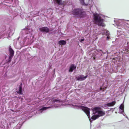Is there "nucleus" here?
<instances>
[{
    "label": "nucleus",
    "instance_id": "f257e3e1",
    "mask_svg": "<svg viewBox=\"0 0 129 129\" xmlns=\"http://www.w3.org/2000/svg\"><path fill=\"white\" fill-rule=\"evenodd\" d=\"M93 15L94 22L95 24L99 26H105V25L103 23L104 19L102 18L104 17L103 15L96 13H93Z\"/></svg>",
    "mask_w": 129,
    "mask_h": 129
},
{
    "label": "nucleus",
    "instance_id": "f03ea898",
    "mask_svg": "<svg viewBox=\"0 0 129 129\" xmlns=\"http://www.w3.org/2000/svg\"><path fill=\"white\" fill-rule=\"evenodd\" d=\"M72 14L75 17L83 18L86 15L85 12L82 8H75L72 11Z\"/></svg>",
    "mask_w": 129,
    "mask_h": 129
},
{
    "label": "nucleus",
    "instance_id": "7ed1b4c3",
    "mask_svg": "<svg viewBox=\"0 0 129 129\" xmlns=\"http://www.w3.org/2000/svg\"><path fill=\"white\" fill-rule=\"evenodd\" d=\"M93 114L95 115L91 117V119L93 120L96 119L99 117L104 115L105 114V111L100 110L99 108L97 107L93 108Z\"/></svg>",
    "mask_w": 129,
    "mask_h": 129
},
{
    "label": "nucleus",
    "instance_id": "20e7f679",
    "mask_svg": "<svg viewBox=\"0 0 129 129\" xmlns=\"http://www.w3.org/2000/svg\"><path fill=\"white\" fill-rule=\"evenodd\" d=\"M116 22V26L117 28L119 29L123 28L126 24L129 25V20L123 19H118L117 20H114Z\"/></svg>",
    "mask_w": 129,
    "mask_h": 129
},
{
    "label": "nucleus",
    "instance_id": "39448f33",
    "mask_svg": "<svg viewBox=\"0 0 129 129\" xmlns=\"http://www.w3.org/2000/svg\"><path fill=\"white\" fill-rule=\"evenodd\" d=\"M74 106V108L76 109H82L87 114L89 119L90 117L89 109L88 108L85 107L80 105H76Z\"/></svg>",
    "mask_w": 129,
    "mask_h": 129
},
{
    "label": "nucleus",
    "instance_id": "423d86ee",
    "mask_svg": "<svg viewBox=\"0 0 129 129\" xmlns=\"http://www.w3.org/2000/svg\"><path fill=\"white\" fill-rule=\"evenodd\" d=\"M81 5L83 6H89L90 7L93 5V2L92 0H80Z\"/></svg>",
    "mask_w": 129,
    "mask_h": 129
},
{
    "label": "nucleus",
    "instance_id": "0eeeda50",
    "mask_svg": "<svg viewBox=\"0 0 129 129\" xmlns=\"http://www.w3.org/2000/svg\"><path fill=\"white\" fill-rule=\"evenodd\" d=\"M52 3L55 6L58 5H60L62 6V9L64 7L66 4V2L62 0H53Z\"/></svg>",
    "mask_w": 129,
    "mask_h": 129
},
{
    "label": "nucleus",
    "instance_id": "6e6552de",
    "mask_svg": "<svg viewBox=\"0 0 129 129\" xmlns=\"http://www.w3.org/2000/svg\"><path fill=\"white\" fill-rule=\"evenodd\" d=\"M31 35H27V36L25 37L23 40V42L24 43H26V44L29 45L31 44L32 43L31 37Z\"/></svg>",
    "mask_w": 129,
    "mask_h": 129
},
{
    "label": "nucleus",
    "instance_id": "1a4fd4ad",
    "mask_svg": "<svg viewBox=\"0 0 129 129\" xmlns=\"http://www.w3.org/2000/svg\"><path fill=\"white\" fill-rule=\"evenodd\" d=\"M54 106L56 108L60 107L62 104V103L59 100H55L54 101Z\"/></svg>",
    "mask_w": 129,
    "mask_h": 129
},
{
    "label": "nucleus",
    "instance_id": "9d476101",
    "mask_svg": "<svg viewBox=\"0 0 129 129\" xmlns=\"http://www.w3.org/2000/svg\"><path fill=\"white\" fill-rule=\"evenodd\" d=\"M32 31V29L28 28H24L22 30V31L23 33H25L26 34H27L28 35H30V33Z\"/></svg>",
    "mask_w": 129,
    "mask_h": 129
},
{
    "label": "nucleus",
    "instance_id": "9b49d317",
    "mask_svg": "<svg viewBox=\"0 0 129 129\" xmlns=\"http://www.w3.org/2000/svg\"><path fill=\"white\" fill-rule=\"evenodd\" d=\"M39 29L41 31L43 32L48 33L50 31L49 28L45 26L40 28Z\"/></svg>",
    "mask_w": 129,
    "mask_h": 129
},
{
    "label": "nucleus",
    "instance_id": "f8f14e48",
    "mask_svg": "<svg viewBox=\"0 0 129 129\" xmlns=\"http://www.w3.org/2000/svg\"><path fill=\"white\" fill-rule=\"evenodd\" d=\"M87 77V76H85L84 75H81L77 77V79L78 80L82 81L85 80Z\"/></svg>",
    "mask_w": 129,
    "mask_h": 129
},
{
    "label": "nucleus",
    "instance_id": "ddd939ff",
    "mask_svg": "<svg viewBox=\"0 0 129 129\" xmlns=\"http://www.w3.org/2000/svg\"><path fill=\"white\" fill-rule=\"evenodd\" d=\"M116 102L115 101L112 102L111 103H110L105 104L104 105V107L105 108L107 107H111L113 106L115 104Z\"/></svg>",
    "mask_w": 129,
    "mask_h": 129
},
{
    "label": "nucleus",
    "instance_id": "4468645a",
    "mask_svg": "<svg viewBox=\"0 0 129 129\" xmlns=\"http://www.w3.org/2000/svg\"><path fill=\"white\" fill-rule=\"evenodd\" d=\"M9 50L10 54V56H13L14 55V51L12 49L10 46H9Z\"/></svg>",
    "mask_w": 129,
    "mask_h": 129
},
{
    "label": "nucleus",
    "instance_id": "2eb2a0df",
    "mask_svg": "<svg viewBox=\"0 0 129 129\" xmlns=\"http://www.w3.org/2000/svg\"><path fill=\"white\" fill-rule=\"evenodd\" d=\"M14 28L12 27H10L9 29V31L10 32L9 33V37L12 36L14 33Z\"/></svg>",
    "mask_w": 129,
    "mask_h": 129
},
{
    "label": "nucleus",
    "instance_id": "dca6fc26",
    "mask_svg": "<svg viewBox=\"0 0 129 129\" xmlns=\"http://www.w3.org/2000/svg\"><path fill=\"white\" fill-rule=\"evenodd\" d=\"M50 107H43L41 109L38 110L37 112V113H42L43 112V111L45 110L48 108H50Z\"/></svg>",
    "mask_w": 129,
    "mask_h": 129
},
{
    "label": "nucleus",
    "instance_id": "f3484780",
    "mask_svg": "<svg viewBox=\"0 0 129 129\" xmlns=\"http://www.w3.org/2000/svg\"><path fill=\"white\" fill-rule=\"evenodd\" d=\"M76 67L75 65L74 64H72L70 67L69 72H72L74 70L76 69Z\"/></svg>",
    "mask_w": 129,
    "mask_h": 129
},
{
    "label": "nucleus",
    "instance_id": "a211bd4d",
    "mask_svg": "<svg viewBox=\"0 0 129 129\" xmlns=\"http://www.w3.org/2000/svg\"><path fill=\"white\" fill-rule=\"evenodd\" d=\"M66 43V42L64 40H60L58 41V44L60 45H64Z\"/></svg>",
    "mask_w": 129,
    "mask_h": 129
},
{
    "label": "nucleus",
    "instance_id": "6ab92c4d",
    "mask_svg": "<svg viewBox=\"0 0 129 129\" xmlns=\"http://www.w3.org/2000/svg\"><path fill=\"white\" fill-rule=\"evenodd\" d=\"M109 32L108 30H106V35L107 36V40H108L110 38L109 35H110Z\"/></svg>",
    "mask_w": 129,
    "mask_h": 129
},
{
    "label": "nucleus",
    "instance_id": "aec40b11",
    "mask_svg": "<svg viewBox=\"0 0 129 129\" xmlns=\"http://www.w3.org/2000/svg\"><path fill=\"white\" fill-rule=\"evenodd\" d=\"M22 88L21 86H20L19 87V90L17 91V93L18 94H22Z\"/></svg>",
    "mask_w": 129,
    "mask_h": 129
},
{
    "label": "nucleus",
    "instance_id": "412c9836",
    "mask_svg": "<svg viewBox=\"0 0 129 129\" xmlns=\"http://www.w3.org/2000/svg\"><path fill=\"white\" fill-rule=\"evenodd\" d=\"M97 51L99 52V55L100 56H102L103 55L106 54L105 52L104 53L101 50H97Z\"/></svg>",
    "mask_w": 129,
    "mask_h": 129
},
{
    "label": "nucleus",
    "instance_id": "4be33fe9",
    "mask_svg": "<svg viewBox=\"0 0 129 129\" xmlns=\"http://www.w3.org/2000/svg\"><path fill=\"white\" fill-rule=\"evenodd\" d=\"M119 109H124V105L123 104H121L119 107Z\"/></svg>",
    "mask_w": 129,
    "mask_h": 129
},
{
    "label": "nucleus",
    "instance_id": "5701e85b",
    "mask_svg": "<svg viewBox=\"0 0 129 129\" xmlns=\"http://www.w3.org/2000/svg\"><path fill=\"white\" fill-rule=\"evenodd\" d=\"M124 112V109H119V113H122L123 112Z\"/></svg>",
    "mask_w": 129,
    "mask_h": 129
},
{
    "label": "nucleus",
    "instance_id": "b1692460",
    "mask_svg": "<svg viewBox=\"0 0 129 129\" xmlns=\"http://www.w3.org/2000/svg\"><path fill=\"white\" fill-rule=\"evenodd\" d=\"M125 84H126L127 85L129 84V79L126 82H125Z\"/></svg>",
    "mask_w": 129,
    "mask_h": 129
},
{
    "label": "nucleus",
    "instance_id": "393cba45",
    "mask_svg": "<svg viewBox=\"0 0 129 129\" xmlns=\"http://www.w3.org/2000/svg\"><path fill=\"white\" fill-rule=\"evenodd\" d=\"M11 122L10 123V125H11V123H14V122L13 121L14 120H13V119H11Z\"/></svg>",
    "mask_w": 129,
    "mask_h": 129
},
{
    "label": "nucleus",
    "instance_id": "a878e982",
    "mask_svg": "<svg viewBox=\"0 0 129 129\" xmlns=\"http://www.w3.org/2000/svg\"><path fill=\"white\" fill-rule=\"evenodd\" d=\"M84 38H83V39H80V41L82 43L83 42V41H84Z\"/></svg>",
    "mask_w": 129,
    "mask_h": 129
},
{
    "label": "nucleus",
    "instance_id": "bb28decb",
    "mask_svg": "<svg viewBox=\"0 0 129 129\" xmlns=\"http://www.w3.org/2000/svg\"><path fill=\"white\" fill-rule=\"evenodd\" d=\"M12 57H9V60L8 61V62H10V61L11 60V59H12Z\"/></svg>",
    "mask_w": 129,
    "mask_h": 129
},
{
    "label": "nucleus",
    "instance_id": "cd10ccee",
    "mask_svg": "<svg viewBox=\"0 0 129 129\" xmlns=\"http://www.w3.org/2000/svg\"><path fill=\"white\" fill-rule=\"evenodd\" d=\"M128 50L127 49H125V51L124 52H123V53H126V52H127V51H128Z\"/></svg>",
    "mask_w": 129,
    "mask_h": 129
},
{
    "label": "nucleus",
    "instance_id": "c85d7f7f",
    "mask_svg": "<svg viewBox=\"0 0 129 129\" xmlns=\"http://www.w3.org/2000/svg\"><path fill=\"white\" fill-rule=\"evenodd\" d=\"M46 100L47 101H49V102L50 101H51V100H50L49 99H47ZM48 103V104H49V103H48H48Z\"/></svg>",
    "mask_w": 129,
    "mask_h": 129
},
{
    "label": "nucleus",
    "instance_id": "c756f323",
    "mask_svg": "<svg viewBox=\"0 0 129 129\" xmlns=\"http://www.w3.org/2000/svg\"><path fill=\"white\" fill-rule=\"evenodd\" d=\"M119 31H117V36H118V37H119L120 35L119 34H118V32H119Z\"/></svg>",
    "mask_w": 129,
    "mask_h": 129
},
{
    "label": "nucleus",
    "instance_id": "7c9ffc66",
    "mask_svg": "<svg viewBox=\"0 0 129 129\" xmlns=\"http://www.w3.org/2000/svg\"><path fill=\"white\" fill-rule=\"evenodd\" d=\"M122 114L123 116H125V113H124L123 112Z\"/></svg>",
    "mask_w": 129,
    "mask_h": 129
},
{
    "label": "nucleus",
    "instance_id": "2f4dec72",
    "mask_svg": "<svg viewBox=\"0 0 129 129\" xmlns=\"http://www.w3.org/2000/svg\"><path fill=\"white\" fill-rule=\"evenodd\" d=\"M30 55L29 54H28L27 55V56H29Z\"/></svg>",
    "mask_w": 129,
    "mask_h": 129
},
{
    "label": "nucleus",
    "instance_id": "473e14b6",
    "mask_svg": "<svg viewBox=\"0 0 129 129\" xmlns=\"http://www.w3.org/2000/svg\"><path fill=\"white\" fill-rule=\"evenodd\" d=\"M1 34H0V35H1ZM2 38L0 36V39L1 38Z\"/></svg>",
    "mask_w": 129,
    "mask_h": 129
},
{
    "label": "nucleus",
    "instance_id": "72a5a7b5",
    "mask_svg": "<svg viewBox=\"0 0 129 129\" xmlns=\"http://www.w3.org/2000/svg\"><path fill=\"white\" fill-rule=\"evenodd\" d=\"M93 59H95V58H94V57H93Z\"/></svg>",
    "mask_w": 129,
    "mask_h": 129
},
{
    "label": "nucleus",
    "instance_id": "f704fd0d",
    "mask_svg": "<svg viewBox=\"0 0 129 129\" xmlns=\"http://www.w3.org/2000/svg\"><path fill=\"white\" fill-rule=\"evenodd\" d=\"M126 56H128V55H126Z\"/></svg>",
    "mask_w": 129,
    "mask_h": 129
},
{
    "label": "nucleus",
    "instance_id": "c9c22d12",
    "mask_svg": "<svg viewBox=\"0 0 129 129\" xmlns=\"http://www.w3.org/2000/svg\"><path fill=\"white\" fill-rule=\"evenodd\" d=\"M119 77H121V76H119Z\"/></svg>",
    "mask_w": 129,
    "mask_h": 129
}]
</instances>
